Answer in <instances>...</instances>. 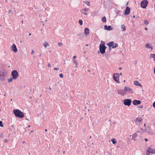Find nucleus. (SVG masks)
I'll return each mask as SVG.
<instances>
[{
    "mask_svg": "<svg viewBox=\"0 0 155 155\" xmlns=\"http://www.w3.org/2000/svg\"><path fill=\"white\" fill-rule=\"evenodd\" d=\"M13 112L15 116L16 117L21 118L24 116L23 113L21 110H19L14 109L13 111Z\"/></svg>",
    "mask_w": 155,
    "mask_h": 155,
    "instance_id": "f257e3e1",
    "label": "nucleus"
},
{
    "mask_svg": "<svg viewBox=\"0 0 155 155\" xmlns=\"http://www.w3.org/2000/svg\"><path fill=\"white\" fill-rule=\"evenodd\" d=\"M99 48L100 52L101 54H103L105 53L106 47L105 46L104 42H103V44H101L100 45Z\"/></svg>",
    "mask_w": 155,
    "mask_h": 155,
    "instance_id": "f03ea898",
    "label": "nucleus"
},
{
    "mask_svg": "<svg viewBox=\"0 0 155 155\" xmlns=\"http://www.w3.org/2000/svg\"><path fill=\"white\" fill-rule=\"evenodd\" d=\"M11 75L13 79H16L18 76V74L16 70H14L11 73Z\"/></svg>",
    "mask_w": 155,
    "mask_h": 155,
    "instance_id": "7ed1b4c3",
    "label": "nucleus"
},
{
    "mask_svg": "<svg viewBox=\"0 0 155 155\" xmlns=\"http://www.w3.org/2000/svg\"><path fill=\"white\" fill-rule=\"evenodd\" d=\"M107 45L109 47L111 48V47L113 48L117 47L118 45L116 43H114V42L113 41L108 43L107 44Z\"/></svg>",
    "mask_w": 155,
    "mask_h": 155,
    "instance_id": "20e7f679",
    "label": "nucleus"
},
{
    "mask_svg": "<svg viewBox=\"0 0 155 155\" xmlns=\"http://www.w3.org/2000/svg\"><path fill=\"white\" fill-rule=\"evenodd\" d=\"M147 155H149L150 153L151 154L155 153V150L153 149L150 147H149L146 150Z\"/></svg>",
    "mask_w": 155,
    "mask_h": 155,
    "instance_id": "39448f33",
    "label": "nucleus"
},
{
    "mask_svg": "<svg viewBox=\"0 0 155 155\" xmlns=\"http://www.w3.org/2000/svg\"><path fill=\"white\" fill-rule=\"evenodd\" d=\"M123 101L125 105L130 106L131 103L132 101L130 99H127L123 100Z\"/></svg>",
    "mask_w": 155,
    "mask_h": 155,
    "instance_id": "423d86ee",
    "label": "nucleus"
},
{
    "mask_svg": "<svg viewBox=\"0 0 155 155\" xmlns=\"http://www.w3.org/2000/svg\"><path fill=\"white\" fill-rule=\"evenodd\" d=\"M148 4V1H147L146 0H143L141 2V7L142 8H146Z\"/></svg>",
    "mask_w": 155,
    "mask_h": 155,
    "instance_id": "0eeeda50",
    "label": "nucleus"
},
{
    "mask_svg": "<svg viewBox=\"0 0 155 155\" xmlns=\"http://www.w3.org/2000/svg\"><path fill=\"white\" fill-rule=\"evenodd\" d=\"M119 74L117 73L116 74H114L113 75V78L114 80L117 83H120V82L119 81Z\"/></svg>",
    "mask_w": 155,
    "mask_h": 155,
    "instance_id": "6e6552de",
    "label": "nucleus"
},
{
    "mask_svg": "<svg viewBox=\"0 0 155 155\" xmlns=\"http://www.w3.org/2000/svg\"><path fill=\"white\" fill-rule=\"evenodd\" d=\"M125 92L128 94H133L134 92L132 90L128 87L125 86L124 87Z\"/></svg>",
    "mask_w": 155,
    "mask_h": 155,
    "instance_id": "1a4fd4ad",
    "label": "nucleus"
},
{
    "mask_svg": "<svg viewBox=\"0 0 155 155\" xmlns=\"http://www.w3.org/2000/svg\"><path fill=\"white\" fill-rule=\"evenodd\" d=\"M117 92L119 94L123 96H124L127 94V93L125 92L124 89V90H120L118 89L117 90Z\"/></svg>",
    "mask_w": 155,
    "mask_h": 155,
    "instance_id": "9d476101",
    "label": "nucleus"
},
{
    "mask_svg": "<svg viewBox=\"0 0 155 155\" xmlns=\"http://www.w3.org/2000/svg\"><path fill=\"white\" fill-rule=\"evenodd\" d=\"M89 9L88 8L83 9L81 10V12L82 14H83L85 15H87V13L86 12L88 11Z\"/></svg>",
    "mask_w": 155,
    "mask_h": 155,
    "instance_id": "9b49d317",
    "label": "nucleus"
},
{
    "mask_svg": "<svg viewBox=\"0 0 155 155\" xmlns=\"http://www.w3.org/2000/svg\"><path fill=\"white\" fill-rule=\"evenodd\" d=\"M11 50L14 52H16L18 50L15 44H13L11 47Z\"/></svg>",
    "mask_w": 155,
    "mask_h": 155,
    "instance_id": "f8f14e48",
    "label": "nucleus"
},
{
    "mask_svg": "<svg viewBox=\"0 0 155 155\" xmlns=\"http://www.w3.org/2000/svg\"><path fill=\"white\" fill-rule=\"evenodd\" d=\"M132 103L134 105H137L140 104L141 103V102L139 100H135L133 101Z\"/></svg>",
    "mask_w": 155,
    "mask_h": 155,
    "instance_id": "ddd939ff",
    "label": "nucleus"
},
{
    "mask_svg": "<svg viewBox=\"0 0 155 155\" xmlns=\"http://www.w3.org/2000/svg\"><path fill=\"white\" fill-rule=\"evenodd\" d=\"M130 9L128 7H127L124 12V15H128L130 12Z\"/></svg>",
    "mask_w": 155,
    "mask_h": 155,
    "instance_id": "4468645a",
    "label": "nucleus"
},
{
    "mask_svg": "<svg viewBox=\"0 0 155 155\" xmlns=\"http://www.w3.org/2000/svg\"><path fill=\"white\" fill-rule=\"evenodd\" d=\"M104 29L105 30H113V28L110 26H107L106 25H105L104 26Z\"/></svg>",
    "mask_w": 155,
    "mask_h": 155,
    "instance_id": "2eb2a0df",
    "label": "nucleus"
},
{
    "mask_svg": "<svg viewBox=\"0 0 155 155\" xmlns=\"http://www.w3.org/2000/svg\"><path fill=\"white\" fill-rule=\"evenodd\" d=\"M5 74L4 72H0V79L2 81L4 80Z\"/></svg>",
    "mask_w": 155,
    "mask_h": 155,
    "instance_id": "dca6fc26",
    "label": "nucleus"
},
{
    "mask_svg": "<svg viewBox=\"0 0 155 155\" xmlns=\"http://www.w3.org/2000/svg\"><path fill=\"white\" fill-rule=\"evenodd\" d=\"M134 84L136 85L139 86L141 87H142V85L138 81H135L134 82Z\"/></svg>",
    "mask_w": 155,
    "mask_h": 155,
    "instance_id": "f3484780",
    "label": "nucleus"
},
{
    "mask_svg": "<svg viewBox=\"0 0 155 155\" xmlns=\"http://www.w3.org/2000/svg\"><path fill=\"white\" fill-rule=\"evenodd\" d=\"M142 120V119L141 118L138 117L136 119L134 120V121L135 122H136L137 121H138L139 122H141Z\"/></svg>",
    "mask_w": 155,
    "mask_h": 155,
    "instance_id": "a211bd4d",
    "label": "nucleus"
},
{
    "mask_svg": "<svg viewBox=\"0 0 155 155\" xmlns=\"http://www.w3.org/2000/svg\"><path fill=\"white\" fill-rule=\"evenodd\" d=\"M121 28L122 31H124L126 30V28L124 25H122L121 26Z\"/></svg>",
    "mask_w": 155,
    "mask_h": 155,
    "instance_id": "6ab92c4d",
    "label": "nucleus"
},
{
    "mask_svg": "<svg viewBox=\"0 0 155 155\" xmlns=\"http://www.w3.org/2000/svg\"><path fill=\"white\" fill-rule=\"evenodd\" d=\"M89 33V29L87 28H85L84 29V33L86 34H88Z\"/></svg>",
    "mask_w": 155,
    "mask_h": 155,
    "instance_id": "aec40b11",
    "label": "nucleus"
},
{
    "mask_svg": "<svg viewBox=\"0 0 155 155\" xmlns=\"http://www.w3.org/2000/svg\"><path fill=\"white\" fill-rule=\"evenodd\" d=\"M139 133V131H137L136 133L133 134L132 135V138L134 139L137 136V134Z\"/></svg>",
    "mask_w": 155,
    "mask_h": 155,
    "instance_id": "412c9836",
    "label": "nucleus"
},
{
    "mask_svg": "<svg viewBox=\"0 0 155 155\" xmlns=\"http://www.w3.org/2000/svg\"><path fill=\"white\" fill-rule=\"evenodd\" d=\"M150 58H153L154 59V61H155V54H151Z\"/></svg>",
    "mask_w": 155,
    "mask_h": 155,
    "instance_id": "4be33fe9",
    "label": "nucleus"
},
{
    "mask_svg": "<svg viewBox=\"0 0 155 155\" xmlns=\"http://www.w3.org/2000/svg\"><path fill=\"white\" fill-rule=\"evenodd\" d=\"M43 45L45 48L47 46H48L49 45L48 44V43L46 41H45L44 43H43Z\"/></svg>",
    "mask_w": 155,
    "mask_h": 155,
    "instance_id": "5701e85b",
    "label": "nucleus"
},
{
    "mask_svg": "<svg viewBox=\"0 0 155 155\" xmlns=\"http://www.w3.org/2000/svg\"><path fill=\"white\" fill-rule=\"evenodd\" d=\"M102 20L103 22H106V18L105 17H103L102 18Z\"/></svg>",
    "mask_w": 155,
    "mask_h": 155,
    "instance_id": "b1692460",
    "label": "nucleus"
},
{
    "mask_svg": "<svg viewBox=\"0 0 155 155\" xmlns=\"http://www.w3.org/2000/svg\"><path fill=\"white\" fill-rule=\"evenodd\" d=\"M13 79V78H12V77L9 78H8V82H12V81Z\"/></svg>",
    "mask_w": 155,
    "mask_h": 155,
    "instance_id": "393cba45",
    "label": "nucleus"
},
{
    "mask_svg": "<svg viewBox=\"0 0 155 155\" xmlns=\"http://www.w3.org/2000/svg\"><path fill=\"white\" fill-rule=\"evenodd\" d=\"M145 47L146 48H152L150 46V44H147L146 45Z\"/></svg>",
    "mask_w": 155,
    "mask_h": 155,
    "instance_id": "a878e982",
    "label": "nucleus"
},
{
    "mask_svg": "<svg viewBox=\"0 0 155 155\" xmlns=\"http://www.w3.org/2000/svg\"><path fill=\"white\" fill-rule=\"evenodd\" d=\"M111 141L112 142V143L113 144H115L116 143V141L115 139L113 138L111 140Z\"/></svg>",
    "mask_w": 155,
    "mask_h": 155,
    "instance_id": "bb28decb",
    "label": "nucleus"
},
{
    "mask_svg": "<svg viewBox=\"0 0 155 155\" xmlns=\"http://www.w3.org/2000/svg\"><path fill=\"white\" fill-rule=\"evenodd\" d=\"M144 23L145 25H148L149 24L148 21L147 20H144Z\"/></svg>",
    "mask_w": 155,
    "mask_h": 155,
    "instance_id": "cd10ccee",
    "label": "nucleus"
},
{
    "mask_svg": "<svg viewBox=\"0 0 155 155\" xmlns=\"http://www.w3.org/2000/svg\"><path fill=\"white\" fill-rule=\"evenodd\" d=\"M79 23L80 25H82L83 24V21L81 20H79Z\"/></svg>",
    "mask_w": 155,
    "mask_h": 155,
    "instance_id": "c85d7f7f",
    "label": "nucleus"
},
{
    "mask_svg": "<svg viewBox=\"0 0 155 155\" xmlns=\"http://www.w3.org/2000/svg\"><path fill=\"white\" fill-rule=\"evenodd\" d=\"M73 61L74 63L76 64V66H77L78 64V63L77 61L75 60H73Z\"/></svg>",
    "mask_w": 155,
    "mask_h": 155,
    "instance_id": "c756f323",
    "label": "nucleus"
},
{
    "mask_svg": "<svg viewBox=\"0 0 155 155\" xmlns=\"http://www.w3.org/2000/svg\"><path fill=\"white\" fill-rule=\"evenodd\" d=\"M85 3L86 4L87 6H89L90 5V3L89 2L86 1L85 2Z\"/></svg>",
    "mask_w": 155,
    "mask_h": 155,
    "instance_id": "7c9ffc66",
    "label": "nucleus"
},
{
    "mask_svg": "<svg viewBox=\"0 0 155 155\" xmlns=\"http://www.w3.org/2000/svg\"><path fill=\"white\" fill-rule=\"evenodd\" d=\"M0 126L1 127H3V124L2 122L1 121H0Z\"/></svg>",
    "mask_w": 155,
    "mask_h": 155,
    "instance_id": "2f4dec72",
    "label": "nucleus"
},
{
    "mask_svg": "<svg viewBox=\"0 0 155 155\" xmlns=\"http://www.w3.org/2000/svg\"><path fill=\"white\" fill-rule=\"evenodd\" d=\"M0 137L2 138H3V133H2L1 134H0Z\"/></svg>",
    "mask_w": 155,
    "mask_h": 155,
    "instance_id": "473e14b6",
    "label": "nucleus"
},
{
    "mask_svg": "<svg viewBox=\"0 0 155 155\" xmlns=\"http://www.w3.org/2000/svg\"><path fill=\"white\" fill-rule=\"evenodd\" d=\"M58 45L59 46H61L62 45V44L61 43H58Z\"/></svg>",
    "mask_w": 155,
    "mask_h": 155,
    "instance_id": "72a5a7b5",
    "label": "nucleus"
},
{
    "mask_svg": "<svg viewBox=\"0 0 155 155\" xmlns=\"http://www.w3.org/2000/svg\"><path fill=\"white\" fill-rule=\"evenodd\" d=\"M59 76L61 78H62L63 77V75L62 74H59Z\"/></svg>",
    "mask_w": 155,
    "mask_h": 155,
    "instance_id": "f704fd0d",
    "label": "nucleus"
},
{
    "mask_svg": "<svg viewBox=\"0 0 155 155\" xmlns=\"http://www.w3.org/2000/svg\"><path fill=\"white\" fill-rule=\"evenodd\" d=\"M34 51H33V50H32V51H31V54H34Z\"/></svg>",
    "mask_w": 155,
    "mask_h": 155,
    "instance_id": "c9c22d12",
    "label": "nucleus"
},
{
    "mask_svg": "<svg viewBox=\"0 0 155 155\" xmlns=\"http://www.w3.org/2000/svg\"><path fill=\"white\" fill-rule=\"evenodd\" d=\"M54 70H58V68H54Z\"/></svg>",
    "mask_w": 155,
    "mask_h": 155,
    "instance_id": "e433bc0d",
    "label": "nucleus"
},
{
    "mask_svg": "<svg viewBox=\"0 0 155 155\" xmlns=\"http://www.w3.org/2000/svg\"><path fill=\"white\" fill-rule=\"evenodd\" d=\"M153 106L155 108V101L153 103Z\"/></svg>",
    "mask_w": 155,
    "mask_h": 155,
    "instance_id": "4c0bfd02",
    "label": "nucleus"
},
{
    "mask_svg": "<svg viewBox=\"0 0 155 155\" xmlns=\"http://www.w3.org/2000/svg\"><path fill=\"white\" fill-rule=\"evenodd\" d=\"M48 67H51V64H50V63H49L48 64Z\"/></svg>",
    "mask_w": 155,
    "mask_h": 155,
    "instance_id": "58836bf2",
    "label": "nucleus"
},
{
    "mask_svg": "<svg viewBox=\"0 0 155 155\" xmlns=\"http://www.w3.org/2000/svg\"><path fill=\"white\" fill-rule=\"evenodd\" d=\"M4 141L5 143H6L8 142V140L6 139H5Z\"/></svg>",
    "mask_w": 155,
    "mask_h": 155,
    "instance_id": "ea45409f",
    "label": "nucleus"
},
{
    "mask_svg": "<svg viewBox=\"0 0 155 155\" xmlns=\"http://www.w3.org/2000/svg\"><path fill=\"white\" fill-rule=\"evenodd\" d=\"M76 56H74L73 57V58L74 59H75L76 58Z\"/></svg>",
    "mask_w": 155,
    "mask_h": 155,
    "instance_id": "a19ab883",
    "label": "nucleus"
},
{
    "mask_svg": "<svg viewBox=\"0 0 155 155\" xmlns=\"http://www.w3.org/2000/svg\"><path fill=\"white\" fill-rule=\"evenodd\" d=\"M139 107L140 108H142L143 107V106L142 105H141Z\"/></svg>",
    "mask_w": 155,
    "mask_h": 155,
    "instance_id": "79ce46f5",
    "label": "nucleus"
},
{
    "mask_svg": "<svg viewBox=\"0 0 155 155\" xmlns=\"http://www.w3.org/2000/svg\"><path fill=\"white\" fill-rule=\"evenodd\" d=\"M11 10H9L8 11V13H9L11 12Z\"/></svg>",
    "mask_w": 155,
    "mask_h": 155,
    "instance_id": "37998d69",
    "label": "nucleus"
},
{
    "mask_svg": "<svg viewBox=\"0 0 155 155\" xmlns=\"http://www.w3.org/2000/svg\"><path fill=\"white\" fill-rule=\"evenodd\" d=\"M119 69L120 70H121L122 69V68L121 67H119Z\"/></svg>",
    "mask_w": 155,
    "mask_h": 155,
    "instance_id": "c03bdc74",
    "label": "nucleus"
},
{
    "mask_svg": "<svg viewBox=\"0 0 155 155\" xmlns=\"http://www.w3.org/2000/svg\"><path fill=\"white\" fill-rule=\"evenodd\" d=\"M145 140L146 141H148V140L146 138H145Z\"/></svg>",
    "mask_w": 155,
    "mask_h": 155,
    "instance_id": "a18cd8bd",
    "label": "nucleus"
},
{
    "mask_svg": "<svg viewBox=\"0 0 155 155\" xmlns=\"http://www.w3.org/2000/svg\"><path fill=\"white\" fill-rule=\"evenodd\" d=\"M154 73L155 74V68H154Z\"/></svg>",
    "mask_w": 155,
    "mask_h": 155,
    "instance_id": "49530a36",
    "label": "nucleus"
},
{
    "mask_svg": "<svg viewBox=\"0 0 155 155\" xmlns=\"http://www.w3.org/2000/svg\"><path fill=\"white\" fill-rule=\"evenodd\" d=\"M120 74V75H122V73H120V74Z\"/></svg>",
    "mask_w": 155,
    "mask_h": 155,
    "instance_id": "de8ad7c7",
    "label": "nucleus"
},
{
    "mask_svg": "<svg viewBox=\"0 0 155 155\" xmlns=\"http://www.w3.org/2000/svg\"><path fill=\"white\" fill-rule=\"evenodd\" d=\"M143 130V131H145L146 132H147V131H146V130L145 129L144 130Z\"/></svg>",
    "mask_w": 155,
    "mask_h": 155,
    "instance_id": "09e8293b",
    "label": "nucleus"
},
{
    "mask_svg": "<svg viewBox=\"0 0 155 155\" xmlns=\"http://www.w3.org/2000/svg\"><path fill=\"white\" fill-rule=\"evenodd\" d=\"M145 30H147V28H145Z\"/></svg>",
    "mask_w": 155,
    "mask_h": 155,
    "instance_id": "8fccbe9b",
    "label": "nucleus"
},
{
    "mask_svg": "<svg viewBox=\"0 0 155 155\" xmlns=\"http://www.w3.org/2000/svg\"><path fill=\"white\" fill-rule=\"evenodd\" d=\"M49 89H50V90H51V87H49Z\"/></svg>",
    "mask_w": 155,
    "mask_h": 155,
    "instance_id": "3c124183",
    "label": "nucleus"
},
{
    "mask_svg": "<svg viewBox=\"0 0 155 155\" xmlns=\"http://www.w3.org/2000/svg\"><path fill=\"white\" fill-rule=\"evenodd\" d=\"M45 131H46V132L47 131V129H46L45 130Z\"/></svg>",
    "mask_w": 155,
    "mask_h": 155,
    "instance_id": "603ef678",
    "label": "nucleus"
},
{
    "mask_svg": "<svg viewBox=\"0 0 155 155\" xmlns=\"http://www.w3.org/2000/svg\"><path fill=\"white\" fill-rule=\"evenodd\" d=\"M86 45V46H88V44H86V45Z\"/></svg>",
    "mask_w": 155,
    "mask_h": 155,
    "instance_id": "864d4df0",
    "label": "nucleus"
},
{
    "mask_svg": "<svg viewBox=\"0 0 155 155\" xmlns=\"http://www.w3.org/2000/svg\"><path fill=\"white\" fill-rule=\"evenodd\" d=\"M109 50H110H110H111V48H110V47H109Z\"/></svg>",
    "mask_w": 155,
    "mask_h": 155,
    "instance_id": "5fc2aeb1",
    "label": "nucleus"
},
{
    "mask_svg": "<svg viewBox=\"0 0 155 155\" xmlns=\"http://www.w3.org/2000/svg\"><path fill=\"white\" fill-rule=\"evenodd\" d=\"M144 126L145 127V126H146V124H144Z\"/></svg>",
    "mask_w": 155,
    "mask_h": 155,
    "instance_id": "6e6d98bb",
    "label": "nucleus"
},
{
    "mask_svg": "<svg viewBox=\"0 0 155 155\" xmlns=\"http://www.w3.org/2000/svg\"><path fill=\"white\" fill-rule=\"evenodd\" d=\"M33 132V130H31V131H30V133H31V132Z\"/></svg>",
    "mask_w": 155,
    "mask_h": 155,
    "instance_id": "4d7b16f0",
    "label": "nucleus"
},
{
    "mask_svg": "<svg viewBox=\"0 0 155 155\" xmlns=\"http://www.w3.org/2000/svg\"><path fill=\"white\" fill-rule=\"evenodd\" d=\"M135 16H134H134H133V17L134 18H135Z\"/></svg>",
    "mask_w": 155,
    "mask_h": 155,
    "instance_id": "13d9d810",
    "label": "nucleus"
},
{
    "mask_svg": "<svg viewBox=\"0 0 155 155\" xmlns=\"http://www.w3.org/2000/svg\"><path fill=\"white\" fill-rule=\"evenodd\" d=\"M31 35V33H30V34H29V35Z\"/></svg>",
    "mask_w": 155,
    "mask_h": 155,
    "instance_id": "bf43d9fd",
    "label": "nucleus"
},
{
    "mask_svg": "<svg viewBox=\"0 0 155 155\" xmlns=\"http://www.w3.org/2000/svg\"><path fill=\"white\" fill-rule=\"evenodd\" d=\"M20 42H21V43H22V41H20Z\"/></svg>",
    "mask_w": 155,
    "mask_h": 155,
    "instance_id": "052dcab7",
    "label": "nucleus"
},
{
    "mask_svg": "<svg viewBox=\"0 0 155 155\" xmlns=\"http://www.w3.org/2000/svg\"><path fill=\"white\" fill-rule=\"evenodd\" d=\"M41 54H39V56H41Z\"/></svg>",
    "mask_w": 155,
    "mask_h": 155,
    "instance_id": "680f3d73",
    "label": "nucleus"
},
{
    "mask_svg": "<svg viewBox=\"0 0 155 155\" xmlns=\"http://www.w3.org/2000/svg\"><path fill=\"white\" fill-rule=\"evenodd\" d=\"M21 22H22V23H23V20H22V21H21Z\"/></svg>",
    "mask_w": 155,
    "mask_h": 155,
    "instance_id": "e2e57ef3",
    "label": "nucleus"
},
{
    "mask_svg": "<svg viewBox=\"0 0 155 155\" xmlns=\"http://www.w3.org/2000/svg\"><path fill=\"white\" fill-rule=\"evenodd\" d=\"M30 127V125H29V126H28V127Z\"/></svg>",
    "mask_w": 155,
    "mask_h": 155,
    "instance_id": "0e129e2a",
    "label": "nucleus"
},
{
    "mask_svg": "<svg viewBox=\"0 0 155 155\" xmlns=\"http://www.w3.org/2000/svg\"><path fill=\"white\" fill-rule=\"evenodd\" d=\"M124 82H125V80H124Z\"/></svg>",
    "mask_w": 155,
    "mask_h": 155,
    "instance_id": "69168bd1",
    "label": "nucleus"
},
{
    "mask_svg": "<svg viewBox=\"0 0 155 155\" xmlns=\"http://www.w3.org/2000/svg\"><path fill=\"white\" fill-rule=\"evenodd\" d=\"M25 143V142H24V141H23V143Z\"/></svg>",
    "mask_w": 155,
    "mask_h": 155,
    "instance_id": "338daca9",
    "label": "nucleus"
},
{
    "mask_svg": "<svg viewBox=\"0 0 155 155\" xmlns=\"http://www.w3.org/2000/svg\"><path fill=\"white\" fill-rule=\"evenodd\" d=\"M88 71L89 72H90V70H88Z\"/></svg>",
    "mask_w": 155,
    "mask_h": 155,
    "instance_id": "774afa93",
    "label": "nucleus"
}]
</instances>
